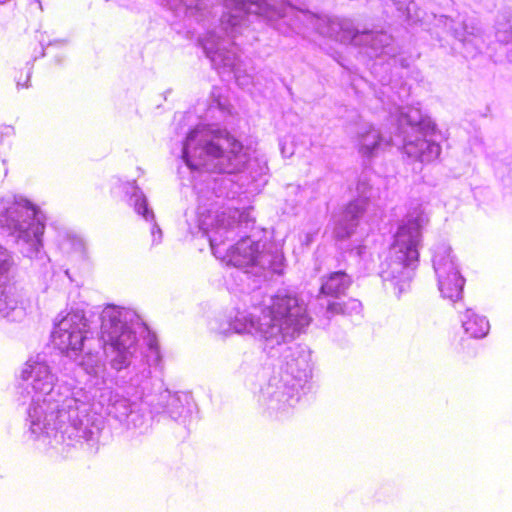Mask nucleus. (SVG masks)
Instances as JSON below:
<instances>
[{
    "label": "nucleus",
    "mask_w": 512,
    "mask_h": 512,
    "mask_svg": "<svg viewBox=\"0 0 512 512\" xmlns=\"http://www.w3.org/2000/svg\"><path fill=\"white\" fill-rule=\"evenodd\" d=\"M18 306V301L8 294L1 292L0 293V313H3L4 316H7L10 311L16 309Z\"/></svg>",
    "instance_id": "nucleus-12"
},
{
    "label": "nucleus",
    "mask_w": 512,
    "mask_h": 512,
    "mask_svg": "<svg viewBox=\"0 0 512 512\" xmlns=\"http://www.w3.org/2000/svg\"><path fill=\"white\" fill-rule=\"evenodd\" d=\"M192 169L206 165V158L218 161L221 171L237 173L248 162L243 143L227 129H202L189 134L184 151Z\"/></svg>",
    "instance_id": "nucleus-1"
},
{
    "label": "nucleus",
    "mask_w": 512,
    "mask_h": 512,
    "mask_svg": "<svg viewBox=\"0 0 512 512\" xmlns=\"http://www.w3.org/2000/svg\"><path fill=\"white\" fill-rule=\"evenodd\" d=\"M439 290L443 298L453 302L461 299L464 279L452 263H444L437 269Z\"/></svg>",
    "instance_id": "nucleus-7"
},
{
    "label": "nucleus",
    "mask_w": 512,
    "mask_h": 512,
    "mask_svg": "<svg viewBox=\"0 0 512 512\" xmlns=\"http://www.w3.org/2000/svg\"><path fill=\"white\" fill-rule=\"evenodd\" d=\"M364 210L365 207L357 201L350 202L335 222V236L338 239L349 237L354 232L357 226V219L363 214Z\"/></svg>",
    "instance_id": "nucleus-8"
},
{
    "label": "nucleus",
    "mask_w": 512,
    "mask_h": 512,
    "mask_svg": "<svg viewBox=\"0 0 512 512\" xmlns=\"http://www.w3.org/2000/svg\"><path fill=\"white\" fill-rule=\"evenodd\" d=\"M462 342H464V339H460V341H459V343H458V344H459L460 346H463V343H462Z\"/></svg>",
    "instance_id": "nucleus-20"
},
{
    "label": "nucleus",
    "mask_w": 512,
    "mask_h": 512,
    "mask_svg": "<svg viewBox=\"0 0 512 512\" xmlns=\"http://www.w3.org/2000/svg\"><path fill=\"white\" fill-rule=\"evenodd\" d=\"M141 205L144 207V214L147 212L146 204L144 201L141 202Z\"/></svg>",
    "instance_id": "nucleus-18"
},
{
    "label": "nucleus",
    "mask_w": 512,
    "mask_h": 512,
    "mask_svg": "<svg viewBox=\"0 0 512 512\" xmlns=\"http://www.w3.org/2000/svg\"><path fill=\"white\" fill-rule=\"evenodd\" d=\"M87 327V319L83 312H69L53 331L52 341L62 353L80 351L84 344Z\"/></svg>",
    "instance_id": "nucleus-3"
},
{
    "label": "nucleus",
    "mask_w": 512,
    "mask_h": 512,
    "mask_svg": "<svg viewBox=\"0 0 512 512\" xmlns=\"http://www.w3.org/2000/svg\"><path fill=\"white\" fill-rule=\"evenodd\" d=\"M352 280L345 271H335L323 278L319 293L329 297H339L351 286Z\"/></svg>",
    "instance_id": "nucleus-9"
},
{
    "label": "nucleus",
    "mask_w": 512,
    "mask_h": 512,
    "mask_svg": "<svg viewBox=\"0 0 512 512\" xmlns=\"http://www.w3.org/2000/svg\"><path fill=\"white\" fill-rule=\"evenodd\" d=\"M462 325L467 337L473 339L485 337L490 329L489 322L485 317L471 311L465 313Z\"/></svg>",
    "instance_id": "nucleus-10"
},
{
    "label": "nucleus",
    "mask_w": 512,
    "mask_h": 512,
    "mask_svg": "<svg viewBox=\"0 0 512 512\" xmlns=\"http://www.w3.org/2000/svg\"><path fill=\"white\" fill-rule=\"evenodd\" d=\"M153 233H157L159 237L161 236V230L160 229L153 230Z\"/></svg>",
    "instance_id": "nucleus-19"
},
{
    "label": "nucleus",
    "mask_w": 512,
    "mask_h": 512,
    "mask_svg": "<svg viewBox=\"0 0 512 512\" xmlns=\"http://www.w3.org/2000/svg\"><path fill=\"white\" fill-rule=\"evenodd\" d=\"M421 238V224L418 219H410L401 225L393 243V264L402 267L415 266L419 259L418 244Z\"/></svg>",
    "instance_id": "nucleus-4"
},
{
    "label": "nucleus",
    "mask_w": 512,
    "mask_h": 512,
    "mask_svg": "<svg viewBox=\"0 0 512 512\" xmlns=\"http://www.w3.org/2000/svg\"><path fill=\"white\" fill-rule=\"evenodd\" d=\"M16 80V86L18 90L26 89L30 83V72L29 70H17L14 76Z\"/></svg>",
    "instance_id": "nucleus-14"
},
{
    "label": "nucleus",
    "mask_w": 512,
    "mask_h": 512,
    "mask_svg": "<svg viewBox=\"0 0 512 512\" xmlns=\"http://www.w3.org/2000/svg\"><path fill=\"white\" fill-rule=\"evenodd\" d=\"M24 372L28 374L29 378L36 381L47 379L51 374L49 366L42 362H35L29 365L28 369Z\"/></svg>",
    "instance_id": "nucleus-11"
},
{
    "label": "nucleus",
    "mask_w": 512,
    "mask_h": 512,
    "mask_svg": "<svg viewBox=\"0 0 512 512\" xmlns=\"http://www.w3.org/2000/svg\"><path fill=\"white\" fill-rule=\"evenodd\" d=\"M11 264L7 259H3L0 261V275L5 276L9 272Z\"/></svg>",
    "instance_id": "nucleus-17"
},
{
    "label": "nucleus",
    "mask_w": 512,
    "mask_h": 512,
    "mask_svg": "<svg viewBox=\"0 0 512 512\" xmlns=\"http://www.w3.org/2000/svg\"><path fill=\"white\" fill-rule=\"evenodd\" d=\"M327 309H328V311H330L333 314L344 313L343 305L339 302L329 303L327 306Z\"/></svg>",
    "instance_id": "nucleus-16"
},
{
    "label": "nucleus",
    "mask_w": 512,
    "mask_h": 512,
    "mask_svg": "<svg viewBox=\"0 0 512 512\" xmlns=\"http://www.w3.org/2000/svg\"><path fill=\"white\" fill-rule=\"evenodd\" d=\"M263 312L269 318V326L281 327L296 323L305 309L295 296L275 295L271 299V304Z\"/></svg>",
    "instance_id": "nucleus-5"
},
{
    "label": "nucleus",
    "mask_w": 512,
    "mask_h": 512,
    "mask_svg": "<svg viewBox=\"0 0 512 512\" xmlns=\"http://www.w3.org/2000/svg\"><path fill=\"white\" fill-rule=\"evenodd\" d=\"M100 339L104 346L109 347L116 354L113 365L116 369H122L126 365V359L132 354V349L137 343L136 334L120 319V313L114 309L105 310L102 314L100 327Z\"/></svg>",
    "instance_id": "nucleus-2"
},
{
    "label": "nucleus",
    "mask_w": 512,
    "mask_h": 512,
    "mask_svg": "<svg viewBox=\"0 0 512 512\" xmlns=\"http://www.w3.org/2000/svg\"><path fill=\"white\" fill-rule=\"evenodd\" d=\"M402 292H403V289L400 288L399 291H398V294H400Z\"/></svg>",
    "instance_id": "nucleus-21"
},
{
    "label": "nucleus",
    "mask_w": 512,
    "mask_h": 512,
    "mask_svg": "<svg viewBox=\"0 0 512 512\" xmlns=\"http://www.w3.org/2000/svg\"><path fill=\"white\" fill-rule=\"evenodd\" d=\"M261 253L258 242L244 237L228 250L225 257L234 267L248 268L259 263Z\"/></svg>",
    "instance_id": "nucleus-6"
},
{
    "label": "nucleus",
    "mask_w": 512,
    "mask_h": 512,
    "mask_svg": "<svg viewBox=\"0 0 512 512\" xmlns=\"http://www.w3.org/2000/svg\"><path fill=\"white\" fill-rule=\"evenodd\" d=\"M255 323L251 318L242 316L241 318L236 317L231 322V327L236 333H245L254 327Z\"/></svg>",
    "instance_id": "nucleus-13"
},
{
    "label": "nucleus",
    "mask_w": 512,
    "mask_h": 512,
    "mask_svg": "<svg viewBox=\"0 0 512 512\" xmlns=\"http://www.w3.org/2000/svg\"><path fill=\"white\" fill-rule=\"evenodd\" d=\"M23 207V208H26L28 210H31L32 211V215L35 216L36 215V207L30 203L29 201H25V203L23 205L21 204H16L12 207H9L6 212L7 214L9 215H13V214H17L20 210V208Z\"/></svg>",
    "instance_id": "nucleus-15"
}]
</instances>
